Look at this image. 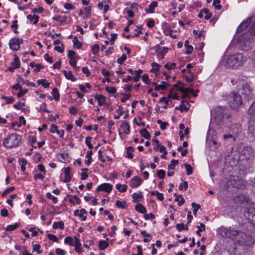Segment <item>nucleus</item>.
Here are the masks:
<instances>
[{
	"label": "nucleus",
	"mask_w": 255,
	"mask_h": 255,
	"mask_svg": "<svg viewBox=\"0 0 255 255\" xmlns=\"http://www.w3.org/2000/svg\"><path fill=\"white\" fill-rule=\"evenodd\" d=\"M39 18V16L37 15H35V14H34L33 15L28 14L27 16V18L30 22H32L34 24H35L38 22Z\"/></svg>",
	"instance_id": "bb28decb"
},
{
	"label": "nucleus",
	"mask_w": 255,
	"mask_h": 255,
	"mask_svg": "<svg viewBox=\"0 0 255 255\" xmlns=\"http://www.w3.org/2000/svg\"><path fill=\"white\" fill-rule=\"evenodd\" d=\"M178 164V160L172 159L170 161V164L168 166V170H172L175 168L176 165Z\"/></svg>",
	"instance_id": "a19ab883"
},
{
	"label": "nucleus",
	"mask_w": 255,
	"mask_h": 255,
	"mask_svg": "<svg viewBox=\"0 0 255 255\" xmlns=\"http://www.w3.org/2000/svg\"><path fill=\"white\" fill-rule=\"evenodd\" d=\"M227 185L228 186H232L236 188H243L245 186L244 180L240 179L237 176H231L227 182Z\"/></svg>",
	"instance_id": "1a4fd4ad"
},
{
	"label": "nucleus",
	"mask_w": 255,
	"mask_h": 255,
	"mask_svg": "<svg viewBox=\"0 0 255 255\" xmlns=\"http://www.w3.org/2000/svg\"><path fill=\"white\" fill-rule=\"evenodd\" d=\"M82 173L81 174V179L82 180H84L87 178L88 177V171L89 169L88 168H83L81 169Z\"/></svg>",
	"instance_id": "473e14b6"
},
{
	"label": "nucleus",
	"mask_w": 255,
	"mask_h": 255,
	"mask_svg": "<svg viewBox=\"0 0 255 255\" xmlns=\"http://www.w3.org/2000/svg\"><path fill=\"white\" fill-rule=\"evenodd\" d=\"M91 139L92 137L90 136L86 137L85 139V143L90 149H92L93 147V145L91 143Z\"/></svg>",
	"instance_id": "338daca9"
},
{
	"label": "nucleus",
	"mask_w": 255,
	"mask_h": 255,
	"mask_svg": "<svg viewBox=\"0 0 255 255\" xmlns=\"http://www.w3.org/2000/svg\"><path fill=\"white\" fill-rule=\"evenodd\" d=\"M113 189V186L107 183H105L99 185L96 191H104L107 193H110Z\"/></svg>",
	"instance_id": "4468645a"
},
{
	"label": "nucleus",
	"mask_w": 255,
	"mask_h": 255,
	"mask_svg": "<svg viewBox=\"0 0 255 255\" xmlns=\"http://www.w3.org/2000/svg\"><path fill=\"white\" fill-rule=\"evenodd\" d=\"M188 188V183L187 181H184L181 183L179 186V190H186Z\"/></svg>",
	"instance_id": "774afa93"
},
{
	"label": "nucleus",
	"mask_w": 255,
	"mask_h": 255,
	"mask_svg": "<svg viewBox=\"0 0 255 255\" xmlns=\"http://www.w3.org/2000/svg\"><path fill=\"white\" fill-rule=\"evenodd\" d=\"M132 197L133 199V202L134 203H136L140 201L141 200L142 196L140 194H137V193H134L132 195Z\"/></svg>",
	"instance_id": "58836bf2"
},
{
	"label": "nucleus",
	"mask_w": 255,
	"mask_h": 255,
	"mask_svg": "<svg viewBox=\"0 0 255 255\" xmlns=\"http://www.w3.org/2000/svg\"><path fill=\"white\" fill-rule=\"evenodd\" d=\"M249 131L254 136H255V120L252 119L249 123L248 127Z\"/></svg>",
	"instance_id": "aec40b11"
},
{
	"label": "nucleus",
	"mask_w": 255,
	"mask_h": 255,
	"mask_svg": "<svg viewBox=\"0 0 255 255\" xmlns=\"http://www.w3.org/2000/svg\"><path fill=\"white\" fill-rule=\"evenodd\" d=\"M105 90L109 94H114L117 92V89L115 87L107 86L106 87Z\"/></svg>",
	"instance_id": "13d9d810"
},
{
	"label": "nucleus",
	"mask_w": 255,
	"mask_h": 255,
	"mask_svg": "<svg viewBox=\"0 0 255 255\" xmlns=\"http://www.w3.org/2000/svg\"><path fill=\"white\" fill-rule=\"evenodd\" d=\"M175 201L178 202V205L180 206L183 205L185 202V200L182 195H180L175 199Z\"/></svg>",
	"instance_id": "c03bdc74"
},
{
	"label": "nucleus",
	"mask_w": 255,
	"mask_h": 255,
	"mask_svg": "<svg viewBox=\"0 0 255 255\" xmlns=\"http://www.w3.org/2000/svg\"><path fill=\"white\" fill-rule=\"evenodd\" d=\"M155 85H156L155 89L156 91H159L160 90H164L169 85L168 83L165 81L161 82V83L159 85L155 83Z\"/></svg>",
	"instance_id": "393cba45"
},
{
	"label": "nucleus",
	"mask_w": 255,
	"mask_h": 255,
	"mask_svg": "<svg viewBox=\"0 0 255 255\" xmlns=\"http://www.w3.org/2000/svg\"><path fill=\"white\" fill-rule=\"evenodd\" d=\"M236 152V151H235ZM232 153V156L228 157L226 162H228L229 165L233 167L236 166L240 160H249L253 158L255 156V152L252 147L250 146H245L239 152Z\"/></svg>",
	"instance_id": "f03ea898"
},
{
	"label": "nucleus",
	"mask_w": 255,
	"mask_h": 255,
	"mask_svg": "<svg viewBox=\"0 0 255 255\" xmlns=\"http://www.w3.org/2000/svg\"><path fill=\"white\" fill-rule=\"evenodd\" d=\"M64 243L71 246H73L74 245V240L70 236L67 237L65 238Z\"/></svg>",
	"instance_id": "79ce46f5"
},
{
	"label": "nucleus",
	"mask_w": 255,
	"mask_h": 255,
	"mask_svg": "<svg viewBox=\"0 0 255 255\" xmlns=\"http://www.w3.org/2000/svg\"><path fill=\"white\" fill-rule=\"evenodd\" d=\"M140 133L141 135L146 139H149L151 137V135L149 131L145 128H143L141 129L140 131Z\"/></svg>",
	"instance_id": "2f4dec72"
},
{
	"label": "nucleus",
	"mask_w": 255,
	"mask_h": 255,
	"mask_svg": "<svg viewBox=\"0 0 255 255\" xmlns=\"http://www.w3.org/2000/svg\"><path fill=\"white\" fill-rule=\"evenodd\" d=\"M19 162L20 164L21 170L24 172L26 169L25 165L27 163V161L24 158H21L19 159Z\"/></svg>",
	"instance_id": "f704fd0d"
},
{
	"label": "nucleus",
	"mask_w": 255,
	"mask_h": 255,
	"mask_svg": "<svg viewBox=\"0 0 255 255\" xmlns=\"http://www.w3.org/2000/svg\"><path fill=\"white\" fill-rule=\"evenodd\" d=\"M99 49L100 47L99 45L97 44H95L92 46L91 51L93 54L96 55L99 52Z\"/></svg>",
	"instance_id": "69168bd1"
},
{
	"label": "nucleus",
	"mask_w": 255,
	"mask_h": 255,
	"mask_svg": "<svg viewBox=\"0 0 255 255\" xmlns=\"http://www.w3.org/2000/svg\"><path fill=\"white\" fill-rule=\"evenodd\" d=\"M37 83L39 85H42L44 88H48L50 85V83L47 82L46 79L38 80L37 81Z\"/></svg>",
	"instance_id": "ea45409f"
},
{
	"label": "nucleus",
	"mask_w": 255,
	"mask_h": 255,
	"mask_svg": "<svg viewBox=\"0 0 255 255\" xmlns=\"http://www.w3.org/2000/svg\"><path fill=\"white\" fill-rule=\"evenodd\" d=\"M141 179L138 176L133 177L130 181V186L132 188L138 187L142 183Z\"/></svg>",
	"instance_id": "dca6fc26"
},
{
	"label": "nucleus",
	"mask_w": 255,
	"mask_h": 255,
	"mask_svg": "<svg viewBox=\"0 0 255 255\" xmlns=\"http://www.w3.org/2000/svg\"><path fill=\"white\" fill-rule=\"evenodd\" d=\"M176 64L175 63H167L164 65V67L166 69L169 70L175 69L176 67Z\"/></svg>",
	"instance_id": "0e129e2a"
},
{
	"label": "nucleus",
	"mask_w": 255,
	"mask_h": 255,
	"mask_svg": "<svg viewBox=\"0 0 255 255\" xmlns=\"http://www.w3.org/2000/svg\"><path fill=\"white\" fill-rule=\"evenodd\" d=\"M219 233L223 237L229 238L232 240L242 245L247 244L250 237L245 232L236 230L232 227H221L218 229Z\"/></svg>",
	"instance_id": "f257e3e1"
},
{
	"label": "nucleus",
	"mask_w": 255,
	"mask_h": 255,
	"mask_svg": "<svg viewBox=\"0 0 255 255\" xmlns=\"http://www.w3.org/2000/svg\"><path fill=\"white\" fill-rule=\"evenodd\" d=\"M176 228L181 232L183 230H188V227L187 225H184L183 223L177 224L176 225Z\"/></svg>",
	"instance_id": "c9c22d12"
},
{
	"label": "nucleus",
	"mask_w": 255,
	"mask_h": 255,
	"mask_svg": "<svg viewBox=\"0 0 255 255\" xmlns=\"http://www.w3.org/2000/svg\"><path fill=\"white\" fill-rule=\"evenodd\" d=\"M156 48L155 54L158 59H162L165 55L167 53L168 49L165 47H161L159 45L155 46Z\"/></svg>",
	"instance_id": "9b49d317"
},
{
	"label": "nucleus",
	"mask_w": 255,
	"mask_h": 255,
	"mask_svg": "<svg viewBox=\"0 0 255 255\" xmlns=\"http://www.w3.org/2000/svg\"><path fill=\"white\" fill-rule=\"evenodd\" d=\"M63 73L66 79L70 80L72 82H75L76 81V78L73 74L72 71H67L66 70H63Z\"/></svg>",
	"instance_id": "b1692460"
},
{
	"label": "nucleus",
	"mask_w": 255,
	"mask_h": 255,
	"mask_svg": "<svg viewBox=\"0 0 255 255\" xmlns=\"http://www.w3.org/2000/svg\"><path fill=\"white\" fill-rule=\"evenodd\" d=\"M60 156L62 159L60 160L62 162H66L69 160V155L67 153H63L60 154Z\"/></svg>",
	"instance_id": "6e6d98bb"
},
{
	"label": "nucleus",
	"mask_w": 255,
	"mask_h": 255,
	"mask_svg": "<svg viewBox=\"0 0 255 255\" xmlns=\"http://www.w3.org/2000/svg\"><path fill=\"white\" fill-rule=\"evenodd\" d=\"M184 45L187 49L185 51V53L187 54H190L193 50V47L191 45H189V42L188 40L185 41Z\"/></svg>",
	"instance_id": "c85d7f7f"
},
{
	"label": "nucleus",
	"mask_w": 255,
	"mask_h": 255,
	"mask_svg": "<svg viewBox=\"0 0 255 255\" xmlns=\"http://www.w3.org/2000/svg\"><path fill=\"white\" fill-rule=\"evenodd\" d=\"M53 19L60 22L61 24H63L66 20V16H61L60 15H56L53 17Z\"/></svg>",
	"instance_id": "e433bc0d"
},
{
	"label": "nucleus",
	"mask_w": 255,
	"mask_h": 255,
	"mask_svg": "<svg viewBox=\"0 0 255 255\" xmlns=\"http://www.w3.org/2000/svg\"><path fill=\"white\" fill-rule=\"evenodd\" d=\"M152 67V69H151L150 71L152 72H156L159 71L160 65L157 63H152L151 64Z\"/></svg>",
	"instance_id": "8fccbe9b"
},
{
	"label": "nucleus",
	"mask_w": 255,
	"mask_h": 255,
	"mask_svg": "<svg viewBox=\"0 0 255 255\" xmlns=\"http://www.w3.org/2000/svg\"><path fill=\"white\" fill-rule=\"evenodd\" d=\"M197 228H198V230L196 231V234L197 235L200 236V232L205 230V225L203 223H200V226H198Z\"/></svg>",
	"instance_id": "4d7b16f0"
},
{
	"label": "nucleus",
	"mask_w": 255,
	"mask_h": 255,
	"mask_svg": "<svg viewBox=\"0 0 255 255\" xmlns=\"http://www.w3.org/2000/svg\"><path fill=\"white\" fill-rule=\"evenodd\" d=\"M94 98L98 101V105L99 106H102L106 104V98L105 96H103V95L96 94L94 96Z\"/></svg>",
	"instance_id": "a211bd4d"
},
{
	"label": "nucleus",
	"mask_w": 255,
	"mask_h": 255,
	"mask_svg": "<svg viewBox=\"0 0 255 255\" xmlns=\"http://www.w3.org/2000/svg\"><path fill=\"white\" fill-rule=\"evenodd\" d=\"M245 216H248V218L250 219L251 216L252 217V220L255 222V205L253 204L252 207H246L245 211Z\"/></svg>",
	"instance_id": "f8f14e48"
},
{
	"label": "nucleus",
	"mask_w": 255,
	"mask_h": 255,
	"mask_svg": "<svg viewBox=\"0 0 255 255\" xmlns=\"http://www.w3.org/2000/svg\"><path fill=\"white\" fill-rule=\"evenodd\" d=\"M135 209L142 214H144L146 211L145 208L140 203H138L135 206Z\"/></svg>",
	"instance_id": "cd10ccee"
},
{
	"label": "nucleus",
	"mask_w": 255,
	"mask_h": 255,
	"mask_svg": "<svg viewBox=\"0 0 255 255\" xmlns=\"http://www.w3.org/2000/svg\"><path fill=\"white\" fill-rule=\"evenodd\" d=\"M46 196L47 198L52 200L54 203H56L58 201L57 197L52 195L50 192H47L46 193Z\"/></svg>",
	"instance_id": "bf43d9fd"
},
{
	"label": "nucleus",
	"mask_w": 255,
	"mask_h": 255,
	"mask_svg": "<svg viewBox=\"0 0 255 255\" xmlns=\"http://www.w3.org/2000/svg\"><path fill=\"white\" fill-rule=\"evenodd\" d=\"M230 115L226 113V111L223 107H220L216 109L215 112V119L219 123H227L226 121Z\"/></svg>",
	"instance_id": "6e6552de"
},
{
	"label": "nucleus",
	"mask_w": 255,
	"mask_h": 255,
	"mask_svg": "<svg viewBox=\"0 0 255 255\" xmlns=\"http://www.w3.org/2000/svg\"><path fill=\"white\" fill-rule=\"evenodd\" d=\"M116 188L121 192H125L127 191L128 186L125 184H117Z\"/></svg>",
	"instance_id": "c756f323"
},
{
	"label": "nucleus",
	"mask_w": 255,
	"mask_h": 255,
	"mask_svg": "<svg viewBox=\"0 0 255 255\" xmlns=\"http://www.w3.org/2000/svg\"><path fill=\"white\" fill-rule=\"evenodd\" d=\"M52 227L54 229H56L58 228H60L61 229H64V225L63 222L62 221L56 222L53 224Z\"/></svg>",
	"instance_id": "72a5a7b5"
},
{
	"label": "nucleus",
	"mask_w": 255,
	"mask_h": 255,
	"mask_svg": "<svg viewBox=\"0 0 255 255\" xmlns=\"http://www.w3.org/2000/svg\"><path fill=\"white\" fill-rule=\"evenodd\" d=\"M228 103L233 109H237L242 104V98L237 91L232 92L228 97Z\"/></svg>",
	"instance_id": "39448f33"
},
{
	"label": "nucleus",
	"mask_w": 255,
	"mask_h": 255,
	"mask_svg": "<svg viewBox=\"0 0 255 255\" xmlns=\"http://www.w3.org/2000/svg\"><path fill=\"white\" fill-rule=\"evenodd\" d=\"M158 3L156 1H152L148 7L145 9L146 12L147 13L154 12V8L157 6Z\"/></svg>",
	"instance_id": "5701e85b"
},
{
	"label": "nucleus",
	"mask_w": 255,
	"mask_h": 255,
	"mask_svg": "<svg viewBox=\"0 0 255 255\" xmlns=\"http://www.w3.org/2000/svg\"><path fill=\"white\" fill-rule=\"evenodd\" d=\"M202 12H204V13L205 14L204 16V18L205 19H209L212 16V13L209 12V10L207 8H204L202 9Z\"/></svg>",
	"instance_id": "603ef678"
},
{
	"label": "nucleus",
	"mask_w": 255,
	"mask_h": 255,
	"mask_svg": "<svg viewBox=\"0 0 255 255\" xmlns=\"http://www.w3.org/2000/svg\"><path fill=\"white\" fill-rule=\"evenodd\" d=\"M247 60V57L243 54L237 53L229 55L227 58L223 60L222 63L227 67L238 69L242 67Z\"/></svg>",
	"instance_id": "7ed1b4c3"
},
{
	"label": "nucleus",
	"mask_w": 255,
	"mask_h": 255,
	"mask_svg": "<svg viewBox=\"0 0 255 255\" xmlns=\"http://www.w3.org/2000/svg\"><path fill=\"white\" fill-rule=\"evenodd\" d=\"M116 205L118 207V208H122V209H125L127 207V203L125 201H120V200H117L116 202Z\"/></svg>",
	"instance_id": "37998d69"
},
{
	"label": "nucleus",
	"mask_w": 255,
	"mask_h": 255,
	"mask_svg": "<svg viewBox=\"0 0 255 255\" xmlns=\"http://www.w3.org/2000/svg\"><path fill=\"white\" fill-rule=\"evenodd\" d=\"M11 65L15 68L16 69L19 67L20 61L16 56H15L14 60L13 62L11 63Z\"/></svg>",
	"instance_id": "e2e57ef3"
},
{
	"label": "nucleus",
	"mask_w": 255,
	"mask_h": 255,
	"mask_svg": "<svg viewBox=\"0 0 255 255\" xmlns=\"http://www.w3.org/2000/svg\"><path fill=\"white\" fill-rule=\"evenodd\" d=\"M242 88L239 89L238 92L244 96V98L250 100L253 97V94L250 86L244 81L241 82Z\"/></svg>",
	"instance_id": "0eeeda50"
},
{
	"label": "nucleus",
	"mask_w": 255,
	"mask_h": 255,
	"mask_svg": "<svg viewBox=\"0 0 255 255\" xmlns=\"http://www.w3.org/2000/svg\"><path fill=\"white\" fill-rule=\"evenodd\" d=\"M67 56L70 59L69 64L71 66H74V64H76L79 59L78 56L76 55L75 52L73 50L68 51Z\"/></svg>",
	"instance_id": "ddd939ff"
},
{
	"label": "nucleus",
	"mask_w": 255,
	"mask_h": 255,
	"mask_svg": "<svg viewBox=\"0 0 255 255\" xmlns=\"http://www.w3.org/2000/svg\"><path fill=\"white\" fill-rule=\"evenodd\" d=\"M79 217H81L83 221H85L87 219V213L85 209H82L79 211Z\"/></svg>",
	"instance_id": "3c124183"
},
{
	"label": "nucleus",
	"mask_w": 255,
	"mask_h": 255,
	"mask_svg": "<svg viewBox=\"0 0 255 255\" xmlns=\"http://www.w3.org/2000/svg\"><path fill=\"white\" fill-rule=\"evenodd\" d=\"M248 113L249 115H255V101L250 106Z\"/></svg>",
	"instance_id": "864d4df0"
},
{
	"label": "nucleus",
	"mask_w": 255,
	"mask_h": 255,
	"mask_svg": "<svg viewBox=\"0 0 255 255\" xmlns=\"http://www.w3.org/2000/svg\"><path fill=\"white\" fill-rule=\"evenodd\" d=\"M52 95H53V98L55 100L57 101L59 99V98H60L59 93L58 89L56 88H53Z\"/></svg>",
	"instance_id": "a18cd8bd"
},
{
	"label": "nucleus",
	"mask_w": 255,
	"mask_h": 255,
	"mask_svg": "<svg viewBox=\"0 0 255 255\" xmlns=\"http://www.w3.org/2000/svg\"><path fill=\"white\" fill-rule=\"evenodd\" d=\"M1 98L6 101V103L7 104H11L14 101V98L12 96L7 97L5 96H3L1 97Z\"/></svg>",
	"instance_id": "5fc2aeb1"
},
{
	"label": "nucleus",
	"mask_w": 255,
	"mask_h": 255,
	"mask_svg": "<svg viewBox=\"0 0 255 255\" xmlns=\"http://www.w3.org/2000/svg\"><path fill=\"white\" fill-rule=\"evenodd\" d=\"M238 42L242 49L244 51H248L253 45V40L252 36L249 33L241 35L238 39Z\"/></svg>",
	"instance_id": "423d86ee"
},
{
	"label": "nucleus",
	"mask_w": 255,
	"mask_h": 255,
	"mask_svg": "<svg viewBox=\"0 0 255 255\" xmlns=\"http://www.w3.org/2000/svg\"><path fill=\"white\" fill-rule=\"evenodd\" d=\"M237 201L242 204L247 203L249 205H251L250 203V201L249 200L248 197L243 194H240L238 196L237 198Z\"/></svg>",
	"instance_id": "f3484780"
},
{
	"label": "nucleus",
	"mask_w": 255,
	"mask_h": 255,
	"mask_svg": "<svg viewBox=\"0 0 255 255\" xmlns=\"http://www.w3.org/2000/svg\"><path fill=\"white\" fill-rule=\"evenodd\" d=\"M251 22V18L249 17L246 20H244L241 24L238 27L237 32L240 33L245 30Z\"/></svg>",
	"instance_id": "2eb2a0df"
},
{
	"label": "nucleus",
	"mask_w": 255,
	"mask_h": 255,
	"mask_svg": "<svg viewBox=\"0 0 255 255\" xmlns=\"http://www.w3.org/2000/svg\"><path fill=\"white\" fill-rule=\"evenodd\" d=\"M21 141V136L16 133L8 135L3 140L5 147L11 148L17 146Z\"/></svg>",
	"instance_id": "20e7f679"
},
{
	"label": "nucleus",
	"mask_w": 255,
	"mask_h": 255,
	"mask_svg": "<svg viewBox=\"0 0 255 255\" xmlns=\"http://www.w3.org/2000/svg\"><path fill=\"white\" fill-rule=\"evenodd\" d=\"M109 246V243L104 240H100L99 242V249L101 250L106 249Z\"/></svg>",
	"instance_id": "7c9ffc66"
},
{
	"label": "nucleus",
	"mask_w": 255,
	"mask_h": 255,
	"mask_svg": "<svg viewBox=\"0 0 255 255\" xmlns=\"http://www.w3.org/2000/svg\"><path fill=\"white\" fill-rule=\"evenodd\" d=\"M121 130L126 134L130 133V126L125 121H122L120 126Z\"/></svg>",
	"instance_id": "6ab92c4d"
},
{
	"label": "nucleus",
	"mask_w": 255,
	"mask_h": 255,
	"mask_svg": "<svg viewBox=\"0 0 255 255\" xmlns=\"http://www.w3.org/2000/svg\"><path fill=\"white\" fill-rule=\"evenodd\" d=\"M23 42V40L18 37L11 38L9 42L10 48L12 50L17 51L20 49V44Z\"/></svg>",
	"instance_id": "9d476101"
},
{
	"label": "nucleus",
	"mask_w": 255,
	"mask_h": 255,
	"mask_svg": "<svg viewBox=\"0 0 255 255\" xmlns=\"http://www.w3.org/2000/svg\"><path fill=\"white\" fill-rule=\"evenodd\" d=\"M92 154L93 151L92 150H89L88 151H87L86 153V158H87V159L85 160V163L88 166H89L92 162Z\"/></svg>",
	"instance_id": "a878e982"
},
{
	"label": "nucleus",
	"mask_w": 255,
	"mask_h": 255,
	"mask_svg": "<svg viewBox=\"0 0 255 255\" xmlns=\"http://www.w3.org/2000/svg\"><path fill=\"white\" fill-rule=\"evenodd\" d=\"M152 195H156L157 198L160 201H162L164 200V196L162 193L159 192L158 191H154L151 192Z\"/></svg>",
	"instance_id": "4c0bfd02"
},
{
	"label": "nucleus",
	"mask_w": 255,
	"mask_h": 255,
	"mask_svg": "<svg viewBox=\"0 0 255 255\" xmlns=\"http://www.w3.org/2000/svg\"><path fill=\"white\" fill-rule=\"evenodd\" d=\"M192 207L193 208V213L194 215H196L198 210L200 208L201 206L199 204H196L195 203L193 202L192 203Z\"/></svg>",
	"instance_id": "052dcab7"
},
{
	"label": "nucleus",
	"mask_w": 255,
	"mask_h": 255,
	"mask_svg": "<svg viewBox=\"0 0 255 255\" xmlns=\"http://www.w3.org/2000/svg\"><path fill=\"white\" fill-rule=\"evenodd\" d=\"M74 246L75 247V251L76 252L80 253L82 252V248L80 240L76 237H74Z\"/></svg>",
	"instance_id": "4be33fe9"
},
{
	"label": "nucleus",
	"mask_w": 255,
	"mask_h": 255,
	"mask_svg": "<svg viewBox=\"0 0 255 255\" xmlns=\"http://www.w3.org/2000/svg\"><path fill=\"white\" fill-rule=\"evenodd\" d=\"M33 252H36L38 254H40L42 251L40 250L41 246L39 244H33L32 243Z\"/></svg>",
	"instance_id": "09e8293b"
},
{
	"label": "nucleus",
	"mask_w": 255,
	"mask_h": 255,
	"mask_svg": "<svg viewBox=\"0 0 255 255\" xmlns=\"http://www.w3.org/2000/svg\"><path fill=\"white\" fill-rule=\"evenodd\" d=\"M185 167L186 170V173L188 175H191L193 172V169L192 166L188 164L185 163Z\"/></svg>",
	"instance_id": "680f3d73"
},
{
	"label": "nucleus",
	"mask_w": 255,
	"mask_h": 255,
	"mask_svg": "<svg viewBox=\"0 0 255 255\" xmlns=\"http://www.w3.org/2000/svg\"><path fill=\"white\" fill-rule=\"evenodd\" d=\"M18 226H19V224L16 223L13 225L7 226L6 227V228H5V230L6 231H13V230H15L16 229H17V228Z\"/></svg>",
	"instance_id": "49530a36"
},
{
	"label": "nucleus",
	"mask_w": 255,
	"mask_h": 255,
	"mask_svg": "<svg viewBox=\"0 0 255 255\" xmlns=\"http://www.w3.org/2000/svg\"><path fill=\"white\" fill-rule=\"evenodd\" d=\"M70 171L71 168L70 167H67L64 169L65 178L63 181L65 183L69 182L71 179L72 177L70 173Z\"/></svg>",
	"instance_id": "412c9836"
},
{
	"label": "nucleus",
	"mask_w": 255,
	"mask_h": 255,
	"mask_svg": "<svg viewBox=\"0 0 255 255\" xmlns=\"http://www.w3.org/2000/svg\"><path fill=\"white\" fill-rule=\"evenodd\" d=\"M74 45L77 49H80L82 47V43L79 41L77 37H75L73 40Z\"/></svg>",
	"instance_id": "de8ad7c7"
}]
</instances>
